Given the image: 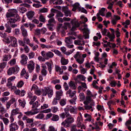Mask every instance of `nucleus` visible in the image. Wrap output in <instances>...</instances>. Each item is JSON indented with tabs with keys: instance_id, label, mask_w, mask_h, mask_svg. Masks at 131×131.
I'll return each mask as SVG.
<instances>
[{
	"instance_id": "23",
	"label": "nucleus",
	"mask_w": 131,
	"mask_h": 131,
	"mask_svg": "<svg viewBox=\"0 0 131 131\" xmlns=\"http://www.w3.org/2000/svg\"><path fill=\"white\" fill-rule=\"evenodd\" d=\"M6 62H3L0 63V72L3 70L7 65Z\"/></svg>"
},
{
	"instance_id": "58",
	"label": "nucleus",
	"mask_w": 131,
	"mask_h": 131,
	"mask_svg": "<svg viewBox=\"0 0 131 131\" xmlns=\"http://www.w3.org/2000/svg\"><path fill=\"white\" fill-rule=\"evenodd\" d=\"M97 108L98 111L103 110H104L103 106L99 105H97Z\"/></svg>"
},
{
	"instance_id": "10",
	"label": "nucleus",
	"mask_w": 131,
	"mask_h": 131,
	"mask_svg": "<svg viewBox=\"0 0 131 131\" xmlns=\"http://www.w3.org/2000/svg\"><path fill=\"white\" fill-rule=\"evenodd\" d=\"M10 43L12 46L16 47L17 46V40L16 38L14 36H12Z\"/></svg>"
},
{
	"instance_id": "12",
	"label": "nucleus",
	"mask_w": 131,
	"mask_h": 131,
	"mask_svg": "<svg viewBox=\"0 0 131 131\" xmlns=\"http://www.w3.org/2000/svg\"><path fill=\"white\" fill-rule=\"evenodd\" d=\"M69 86L72 89L74 90L76 89L77 87V84L72 81H70L69 84Z\"/></svg>"
},
{
	"instance_id": "54",
	"label": "nucleus",
	"mask_w": 131,
	"mask_h": 131,
	"mask_svg": "<svg viewBox=\"0 0 131 131\" xmlns=\"http://www.w3.org/2000/svg\"><path fill=\"white\" fill-rule=\"evenodd\" d=\"M64 15L66 17H68L69 16L70 17H71V15L70 12L69 10L65 11L64 12Z\"/></svg>"
},
{
	"instance_id": "28",
	"label": "nucleus",
	"mask_w": 131,
	"mask_h": 131,
	"mask_svg": "<svg viewBox=\"0 0 131 131\" xmlns=\"http://www.w3.org/2000/svg\"><path fill=\"white\" fill-rule=\"evenodd\" d=\"M12 36H8L6 37L4 39H3V41L7 44L10 43V40Z\"/></svg>"
},
{
	"instance_id": "61",
	"label": "nucleus",
	"mask_w": 131,
	"mask_h": 131,
	"mask_svg": "<svg viewBox=\"0 0 131 131\" xmlns=\"http://www.w3.org/2000/svg\"><path fill=\"white\" fill-rule=\"evenodd\" d=\"M23 40L25 42H26L27 44H29L30 43V40L28 38L26 37H24Z\"/></svg>"
},
{
	"instance_id": "24",
	"label": "nucleus",
	"mask_w": 131,
	"mask_h": 131,
	"mask_svg": "<svg viewBox=\"0 0 131 131\" xmlns=\"http://www.w3.org/2000/svg\"><path fill=\"white\" fill-rule=\"evenodd\" d=\"M47 94L49 97H51L53 95V90L49 88H48Z\"/></svg>"
},
{
	"instance_id": "9",
	"label": "nucleus",
	"mask_w": 131,
	"mask_h": 131,
	"mask_svg": "<svg viewBox=\"0 0 131 131\" xmlns=\"http://www.w3.org/2000/svg\"><path fill=\"white\" fill-rule=\"evenodd\" d=\"M35 63L33 61H31L29 62L27 66L30 72H31L34 69Z\"/></svg>"
},
{
	"instance_id": "11",
	"label": "nucleus",
	"mask_w": 131,
	"mask_h": 131,
	"mask_svg": "<svg viewBox=\"0 0 131 131\" xmlns=\"http://www.w3.org/2000/svg\"><path fill=\"white\" fill-rule=\"evenodd\" d=\"M76 93V91H72L71 89H69L67 91L66 93L69 94V97L71 98H73L76 96L75 95Z\"/></svg>"
},
{
	"instance_id": "52",
	"label": "nucleus",
	"mask_w": 131,
	"mask_h": 131,
	"mask_svg": "<svg viewBox=\"0 0 131 131\" xmlns=\"http://www.w3.org/2000/svg\"><path fill=\"white\" fill-rule=\"evenodd\" d=\"M39 20L41 22L44 23L45 21V19L43 15H41L39 17Z\"/></svg>"
},
{
	"instance_id": "46",
	"label": "nucleus",
	"mask_w": 131,
	"mask_h": 131,
	"mask_svg": "<svg viewBox=\"0 0 131 131\" xmlns=\"http://www.w3.org/2000/svg\"><path fill=\"white\" fill-rule=\"evenodd\" d=\"M79 4L78 3H75L74 6L73 7L72 9V11H75L77 9H79Z\"/></svg>"
},
{
	"instance_id": "8",
	"label": "nucleus",
	"mask_w": 131,
	"mask_h": 131,
	"mask_svg": "<svg viewBox=\"0 0 131 131\" xmlns=\"http://www.w3.org/2000/svg\"><path fill=\"white\" fill-rule=\"evenodd\" d=\"M21 60L20 61V63L22 65H24L27 63V60L28 59V58L27 56L25 54H23L21 55Z\"/></svg>"
},
{
	"instance_id": "6",
	"label": "nucleus",
	"mask_w": 131,
	"mask_h": 131,
	"mask_svg": "<svg viewBox=\"0 0 131 131\" xmlns=\"http://www.w3.org/2000/svg\"><path fill=\"white\" fill-rule=\"evenodd\" d=\"M28 97L31 100L29 102V104L32 105L36 100L37 97L36 96H34L33 94L30 92L28 93Z\"/></svg>"
},
{
	"instance_id": "22",
	"label": "nucleus",
	"mask_w": 131,
	"mask_h": 131,
	"mask_svg": "<svg viewBox=\"0 0 131 131\" xmlns=\"http://www.w3.org/2000/svg\"><path fill=\"white\" fill-rule=\"evenodd\" d=\"M35 14L34 11H31L28 12L27 14V15L28 18L30 19L33 18Z\"/></svg>"
},
{
	"instance_id": "25",
	"label": "nucleus",
	"mask_w": 131,
	"mask_h": 131,
	"mask_svg": "<svg viewBox=\"0 0 131 131\" xmlns=\"http://www.w3.org/2000/svg\"><path fill=\"white\" fill-rule=\"evenodd\" d=\"M45 63L48 66V69L49 71V73L50 74H51L52 68L51 63L48 62H46Z\"/></svg>"
},
{
	"instance_id": "16",
	"label": "nucleus",
	"mask_w": 131,
	"mask_h": 131,
	"mask_svg": "<svg viewBox=\"0 0 131 131\" xmlns=\"http://www.w3.org/2000/svg\"><path fill=\"white\" fill-rule=\"evenodd\" d=\"M20 29L22 36L24 37H27L28 36V34L26 29L25 28H24L23 26L21 27Z\"/></svg>"
},
{
	"instance_id": "63",
	"label": "nucleus",
	"mask_w": 131,
	"mask_h": 131,
	"mask_svg": "<svg viewBox=\"0 0 131 131\" xmlns=\"http://www.w3.org/2000/svg\"><path fill=\"white\" fill-rule=\"evenodd\" d=\"M0 112L2 114H3L6 112V110L3 106L0 108Z\"/></svg>"
},
{
	"instance_id": "29",
	"label": "nucleus",
	"mask_w": 131,
	"mask_h": 131,
	"mask_svg": "<svg viewBox=\"0 0 131 131\" xmlns=\"http://www.w3.org/2000/svg\"><path fill=\"white\" fill-rule=\"evenodd\" d=\"M59 117L58 115L54 114L53 115L51 120L54 121H57L59 120Z\"/></svg>"
},
{
	"instance_id": "19",
	"label": "nucleus",
	"mask_w": 131,
	"mask_h": 131,
	"mask_svg": "<svg viewBox=\"0 0 131 131\" xmlns=\"http://www.w3.org/2000/svg\"><path fill=\"white\" fill-rule=\"evenodd\" d=\"M12 56L10 54L8 55H5L3 56V61H7L9 60L11 58Z\"/></svg>"
},
{
	"instance_id": "31",
	"label": "nucleus",
	"mask_w": 131,
	"mask_h": 131,
	"mask_svg": "<svg viewBox=\"0 0 131 131\" xmlns=\"http://www.w3.org/2000/svg\"><path fill=\"white\" fill-rule=\"evenodd\" d=\"M105 9V8H102L101 10H99V13L97 14H99L100 15H101L102 16H105L104 13Z\"/></svg>"
},
{
	"instance_id": "43",
	"label": "nucleus",
	"mask_w": 131,
	"mask_h": 131,
	"mask_svg": "<svg viewBox=\"0 0 131 131\" xmlns=\"http://www.w3.org/2000/svg\"><path fill=\"white\" fill-rule=\"evenodd\" d=\"M76 126L75 125H73L72 126L71 131H83V130L79 129L77 130L76 128Z\"/></svg>"
},
{
	"instance_id": "45",
	"label": "nucleus",
	"mask_w": 131,
	"mask_h": 131,
	"mask_svg": "<svg viewBox=\"0 0 131 131\" xmlns=\"http://www.w3.org/2000/svg\"><path fill=\"white\" fill-rule=\"evenodd\" d=\"M24 82L22 81H20L17 84V87L18 88H21L23 86L24 84Z\"/></svg>"
},
{
	"instance_id": "15",
	"label": "nucleus",
	"mask_w": 131,
	"mask_h": 131,
	"mask_svg": "<svg viewBox=\"0 0 131 131\" xmlns=\"http://www.w3.org/2000/svg\"><path fill=\"white\" fill-rule=\"evenodd\" d=\"M32 1L36 3H34L33 4L32 6L36 8H39L42 6V5L40 4V2L37 1L33 0Z\"/></svg>"
},
{
	"instance_id": "41",
	"label": "nucleus",
	"mask_w": 131,
	"mask_h": 131,
	"mask_svg": "<svg viewBox=\"0 0 131 131\" xmlns=\"http://www.w3.org/2000/svg\"><path fill=\"white\" fill-rule=\"evenodd\" d=\"M18 11L21 13H23L27 11L26 8L24 7H19Z\"/></svg>"
},
{
	"instance_id": "51",
	"label": "nucleus",
	"mask_w": 131,
	"mask_h": 131,
	"mask_svg": "<svg viewBox=\"0 0 131 131\" xmlns=\"http://www.w3.org/2000/svg\"><path fill=\"white\" fill-rule=\"evenodd\" d=\"M47 25L48 26V27L49 30L51 31L53 30V24L51 23H48Z\"/></svg>"
},
{
	"instance_id": "4",
	"label": "nucleus",
	"mask_w": 131,
	"mask_h": 131,
	"mask_svg": "<svg viewBox=\"0 0 131 131\" xmlns=\"http://www.w3.org/2000/svg\"><path fill=\"white\" fill-rule=\"evenodd\" d=\"M71 23L72 26L71 29L72 31L75 30L77 28L79 27L80 25V24L78 22V21L76 20V18L72 19Z\"/></svg>"
},
{
	"instance_id": "36",
	"label": "nucleus",
	"mask_w": 131,
	"mask_h": 131,
	"mask_svg": "<svg viewBox=\"0 0 131 131\" xmlns=\"http://www.w3.org/2000/svg\"><path fill=\"white\" fill-rule=\"evenodd\" d=\"M5 27L6 28L5 32L8 33L11 32V28L8 24H6L5 25Z\"/></svg>"
},
{
	"instance_id": "47",
	"label": "nucleus",
	"mask_w": 131,
	"mask_h": 131,
	"mask_svg": "<svg viewBox=\"0 0 131 131\" xmlns=\"http://www.w3.org/2000/svg\"><path fill=\"white\" fill-rule=\"evenodd\" d=\"M2 119L3 120L4 124L6 125H8L9 122V121L8 119L7 118L5 117H3L2 118Z\"/></svg>"
},
{
	"instance_id": "13",
	"label": "nucleus",
	"mask_w": 131,
	"mask_h": 131,
	"mask_svg": "<svg viewBox=\"0 0 131 131\" xmlns=\"http://www.w3.org/2000/svg\"><path fill=\"white\" fill-rule=\"evenodd\" d=\"M75 38L73 36H69L65 39V41L66 43H72L73 42L72 40L75 39Z\"/></svg>"
},
{
	"instance_id": "56",
	"label": "nucleus",
	"mask_w": 131,
	"mask_h": 131,
	"mask_svg": "<svg viewBox=\"0 0 131 131\" xmlns=\"http://www.w3.org/2000/svg\"><path fill=\"white\" fill-rule=\"evenodd\" d=\"M77 78L81 79L82 80H84L85 79V78L83 75H79L77 76Z\"/></svg>"
},
{
	"instance_id": "38",
	"label": "nucleus",
	"mask_w": 131,
	"mask_h": 131,
	"mask_svg": "<svg viewBox=\"0 0 131 131\" xmlns=\"http://www.w3.org/2000/svg\"><path fill=\"white\" fill-rule=\"evenodd\" d=\"M84 31L85 32V33L84 35L85 39H88L89 38V35L88 31V29L86 28H84L83 29Z\"/></svg>"
},
{
	"instance_id": "55",
	"label": "nucleus",
	"mask_w": 131,
	"mask_h": 131,
	"mask_svg": "<svg viewBox=\"0 0 131 131\" xmlns=\"http://www.w3.org/2000/svg\"><path fill=\"white\" fill-rule=\"evenodd\" d=\"M35 93L38 95H40L41 93V91L38 88L34 92Z\"/></svg>"
},
{
	"instance_id": "3",
	"label": "nucleus",
	"mask_w": 131,
	"mask_h": 131,
	"mask_svg": "<svg viewBox=\"0 0 131 131\" xmlns=\"http://www.w3.org/2000/svg\"><path fill=\"white\" fill-rule=\"evenodd\" d=\"M64 121L62 123L61 125L64 127H67L70 126V124L74 121V119L70 115V116H68Z\"/></svg>"
},
{
	"instance_id": "59",
	"label": "nucleus",
	"mask_w": 131,
	"mask_h": 131,
	"mask_svg": "<svg viewBox=\"0 0 131 131\" xmlns=\"http://www.w3.org/2000/svg\"><path fill=\"white\" fill-rule=\"evenodd\" d=\"M84 59L83 58H82L81 60L79 58L76 59V61L80 64H82L84 61Z\"/></svg>"
},
{
	"instance_id": "18",
	"label": "nucleus",
	"mask_w": 131,
	"mask_h": 131,
	"mask_svg": "<svg viewBox=\"0 0 131 131\" xmlns=\"http://www.w3.org/2000/svg\"><path fill=\"white\" fill-rule=\"evenodd\" d=\"M84 117L85 118H86L84 120L85 122H90L91 121L92 117L88 113H85L84 114Z\"/></svg>"
},
{
	"instance_id": "1",
	"label": "nucleus",
	"mask_w": 131,
	"mask_h": 131,
	"mask_svg": "<svg viewBox=\"0 0 131 131\" xmlns=\"http://www.w3.org/2000/svg\"><path fill=\"white\" fill-rule=\"evenodd\" d=\"M8 11L9 12L7 13L6 16L7 18L11 17L8 21L10 24L15 23L16 21H20V18L19 16L17 14V11L16 9H9Z\"/></svg>"
},
{
	"instance_id": "39",
	"label": "nucleus",
	"mask_w": 131,
	"mask_h": 131,
	"mask_svg": "<svg viewBox=\"0 0 131 131\" xmlns=\"http://www.w3.org/2000/svg\"><path fill=\"white\" fill-rule=\"evenodd\" d=\"M73 99L69 100V102L70 103L72 104H75V101L77 99V97L75 96L72 98Z\"/></svg>"
},
{
	"instance_id": "30",
	"label": "nucleus",
	"mask_w": 131,
	"mask_h": 131,
	"mask_svg": "<svg viewBox=\"0 0 131 131\" xmlns=\"http://www.w3.org/2000/svg\"><path fill=\"white\" fill-rule=\"evenodd\" d=\"M48 88L45 87L44 89H42L41 91V93L43 96H46L47 94Z\"/></svg>"
},
{
	"instance_id": "7",
	"label": "nucleus",
	"mask_w": 131,
	"mask_h": 131,
	"mask_svg": "<svg viewBox=\"0 0 131 131\" xmlns=\"http://www.w3.org/2000/svg\"><path fill=\"white\" fill-rule=\"evenodd\" d=\"M10 131H15L18 129L19 126L16 123H12L9 125Z\"/></svg>"
},
{
	"instance_id": "35",
	"label": "nucleus",
	"mask_w": 131,
	"mask_h": 131,
	"mask_svg": "<svg viewBox=\"0 0 131 131\" xmlns=\"http://www.w3.org/2000/svg\"><path fill=\"white\" fill-rule=\"evenodd\" d=\"M18 101L19 102V104L23 108L25 106L26 104L25 101L24 100H19Z\"/></svg>"
},
{
	"instance_id": "34",
	"label": "nucleus",
	"mask_w": 131,
	"mask_h": 131,
	"mask_svg": "<svg viewBox=\"0 0 131 131\" xmlns=\"http://www.w3.org/2000/svg\"><path fill=\"white\" fill-rule=\"evenodd\" d=\"M51 51L54 52L58 56L61 57H62V55L61 53V52L59 50L56 49H52L51 50Z\"/></svg>"
},
{
	"instance_id": "44",
	"label": "nucleus",
	"mask_w": 131,
	"mask_h": 131,
	"mask_svg": "<svg viewBox=\"0 0 131 131\" xmlns=\"http://www.w3.org/2000/svg\"><path fill=\"white\" fill-rule=\"evenodd\" d=\"M46 55L47 57L51 58L53 56L54 54L52 52L49 51L46 53Z\"/></svg>"
},
{
	"instance_id": "64",
	"label": "nucleus",
	"mask_w": 131,
	"mask_h": 131,
	"mask_svg": "<svg viewBox=\"0 0 131 131\" xmlns=\"http://www.w3.org/2000/svg\"><path fill=\"white\" fill-rule=\"evenodd\" d=\"M131 124V117H130L129 119L125 123V125L127 126Z\"/></svg>"
},
{
	"instance_id": "42",
	"label": "nucleus",
	"mask_w": 131,
	"mask_h": 131,
	"mask_svg": "<svg viewBox=\"0 0 131 131\" xmlns=\"http://www.w3.org/2000/svg\"><path fill=\"white\" fill-rule=\"evenodd\" d=\"M16 63V59L15 58L11 60L9 62V64L11 66L15 65V64Z\"/></svg>"
},
{
	"instance_id": "27",
	"label": "nucleus",
	"mask_w": 131,
	"mask_h": 131,
	"mask_svg": "<svg viewBox=\"0 0 131 131\" xmlns=\"http://www.w3.org/2000/svg\"><path fill=\"white\" fill-rule=\"evenodd\" d=\"M91 97L90 96H87L86 98V100L84 102V103L85 105H88L92 100L91 99Z\"/></svg>"
},
{
	"instance_id": "60",
	"label": "nucleus",
	"mask_w": 131,
	"mask_h": 131,
	"mask_svg": "<svg viewBox=\"0 0 131 131\" xmlns=\"http://www.w3.org/2000/svg\"><path fill=\"white\" fill-rule=\"evenodd\" d=\"M79 11H81L82 12L84 13L85 14L87 13V12L86 10L85 9L83 8H80V7H79Z\"/></svg>"
},
{
	"instance_id": "40",
	"label": "nucleus",
	"mask_w": 131,
	"mask_h": 131,
	"mask_svg": "<svg viewBox=\"0 0 131 131\" xmlns=\"http://www.w3.org/2000/svg\"><path fill=\"white\" fill-rule=\"evenodd\" d=\"M52 1L53 2L54 4L60 5L62 3V1L61 0H56V1Z\"/></svg>"
},
{
	"instance_id": "2",
	"label": "nucleus",
	"mask_w": 131,
	"mask_h": 131,
	"mask_svg": "<svg viewBox=\"0 0 131 131\" xmlns=\"http://www.w3.org/2000/svg\"><path fill=\"white\" fill-rule=\"evenodd\" d=\"M64 113H63L59 114L60 117L62 118H64L68 116H70L69 111L71 113L77 114V109L75 107H73L71 105L67 106L64 109Z\"/></svg>"
},
{
	"instance_id": "37",
	"label": "nucleus",
	"mask_w": 131,
	"mask_h": 131,
	"mask_svg": "<svg viewBox=\"0 0 131 131\" xmlns=\"http://www.w3.org/2000/svg\"><path fill=\"white\" fill-rule=\"evenodd\" d=\"M66 99H61L59 102V103L60 105L61 106H63L66 105Z\"/></svg>"
},
{
	"instance_id": "5",
	"label": "nucleus",
	"mask_w": 131,
	"mask_h": 131,
	"mask_svg": "<svg viewBox=\"0 0 131 131\" xmlns=\"http://www.w3.org/2000/svg\"><path fill=\"white\" fill-rule=\"evenodd\" d=\"M19 69V68L17 66L12 68H10L8 70V74L9 75H10L12 73H17L18 72Z\"/></svg>"
},
{
	"instance_id": "20",
	"label": "nucleus",
	"mask_w": 131,
	"mask_h": 131,
	"mask_svg": "<svg viewBox=\"0 0 131 131\" xmlns=\"http://www.w3.org/2000/svg\"><path fill=\"white\" fill-rule=\"evenodd\" d=\"M61 62L62 65H66L68 63L69 61L62 57L61 59Z\"/></svg>"
},
{
	"instance_id": "33",
	"label": "nucleus",
	"mask_w": 131,
	"mask_h": 131,
	"mask_svg": "<svg viewBox=\"0 0 131 131\" xmlns=\"http://www.w3.org/2000/svg\"><path fill=\"white\" fill-rule=\"evenodd\" d=\"M44 117V115L42 113H40L35 116V118L39 119H42Z\"/></svg>"
},
{
	"instance_id": "21",
	"label": "nucleus",
	"mask_w": 131,
	"mask_h": 131,
	"mask_svg": "<svg viewBox=\"0 0 131 131\" xmlns=\"http://www.w3.org/2000/svg\"><path fill=\"white\" fill-rule=\"evenodd\" d=\"M74 43L76 45L82 46L85 45L84 42L83 40L81 41L79 40H75L74 41Z\"/></svg>"
},
{
	"instance_id": "50",
	"label": "nucleus",
	"mask_w": 131,
	"mask_h": 131,
	"mask_svg": "<svg viewBox=\"0 0 131 131\" xmlns=\"http://www.w3.org/2000/svg\"><path fill=\"white\" fill-rule=\"evenodd\" d=\"M87 94L88 96H90V97H93L94 96H95V98L96 97L95 96L96 94H95V95H93L91 91L89 90H88L87 91Z\"/></svg>"
},
{
	"instance_id": "53",
	"label": "nucleus",
	"mask_w": 131,
	"mask_h": 131,
	"mask_svg": "<svg viewBox=\"0 0 131 131\" xmlns=\"http://www.w3.org/2000/svg\"><path fill=\"white\" fill-rule=\"evenodd\" d=\"M18 124L21 127V128L23 129L24 127V123L21 121H19L18 122Z\"/></svg>"
},
{
	"instance_id": "26",
	"label": "nucleus",
	"mask_w": 131,
	"mask_h": 131,
	"mask_svg": "<svg viewBox=\"0 0 131 131\" xmlns=\"http://www.w3.org/2000/svg\"><path fill=\"white\" fill-rule=\"evenodd\" d=\"M20 112L19 109L16 108L12 110L11 114L14 115L19 114Z\"/></svg>"
},
{
	"instance_id": "32",
	"label": "nucleus",
	"mask_w": 131,
	"mask_h": 131,
	"mask_svg": "<svg viewBox=\"0 0 131 131\" xmlns=\"http://www.w3.org/2000/svg\"><path fill=\"white\" fill-rule=\"evenodd\" d=\"M39 112L38 111H34L32 112L31 111H28L25 112V114L27 115H31L38 113Z\"/></svg>"
},
{
	"instance_id": "14",
	"label": "nucleus",
	"mask_w": 131,
	"mask_h": 131,
	"mask_svg": "<svg viewBox=\"0 0 131 131\" xmlns=\"http://www.w3.org/2000/svg\"><path fill=\"white\" fill-rule=\"evenodd\" d=\"M41 67L42 69L41 71V73L42 76L45 77L47 73L46 66L45 65H43L41 66Z\"/></svg>"
},
{
	"instance_id": "49",
	"label": "nucleus",
	"mask_w": 131,
	"mask_h": 131,
	"mask_svg": "<svg viewBox=\"0 0 131 131\" xmlns=\"http://www.w3.org/2000/svg\"><path fill=\"white\" fill-rule=\"evenodd\" d=\"M15 79V76H12L9 78L7 79V82L10 83H12V82Z\"/></svg>"
},
{
	"instance_id": "48",
	"label": "nucleus",
	"mask_w": 131,
	"mask_h": 131,
	"mask_svg": "<svg viewBox=\"0 0 131 131\" xmlns=\"http://www.w3.org/2000/svg\"><path fill=\"white\" fill-rule=\"evenodd\" d=\"M48 9L46 8H43L41 9L40 10V12L41 13H45L48 12Z\"/></svg>"
},
{
	"instance_id": "57",
	"label": "nucleus",
	"mask_w": 131,
	"mask_h": 131,
	"mask_svg": "<svg viewBox=\"0 0 131 131\" xmlns=\"http://www.w3.org/2000/svg\"><path fill=\"white\" fill-rule=\"evenodd\" d=\"M2 1L3 3H5L7 5L9 3H12V0H2Z\"/></svg>"
},
{
	"instance_id": "17",
	"label": "nucleus",
	"mask_w": 131,
	"mask_h": 131,
	"mask_svg": "<svg viewBox=\"0 0 131 131\" xmlns=\"http://www.w3.org/2000/svg\"><path fill=\"white\" fill-rule=\"evenodd\" d=\"M32 104V108L33 109V111L38 110L37 107L40 105V104L38 103V101H36L34 103V102Z\"/></svg>"
},
{
	"instance_id": "62",
	"label": "nucleus",
	"mask_w": 131,
	"mask_h": 131,
	"mask_svg": "<svg viewBox=\"0 0 131 131\" xmlns=\"http://www.w3.org/2000/svg\"><path fill=\"white\" fill-rule=\"evenodd\" d=\"M38 87L37 85H34L32 87L31 89V91H32V90H34L35 92L38 89Z\"/></svg>"
}]
</instances>
